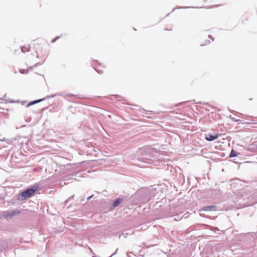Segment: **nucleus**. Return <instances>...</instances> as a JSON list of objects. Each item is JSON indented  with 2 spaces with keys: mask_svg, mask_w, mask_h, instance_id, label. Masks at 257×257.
Returning a JSON list of instances; mask_svg holds the SVG:
<instances>
[{
  "mask_svg": "<svg viewBox=\"0 0 257 257\" xmlns=\"http://www.w3.org/2000/svg\"><path fill=\"white\" fill-rule=\"evenodd\" d=\"M38 188L39 186L37 185L27 188L19 195L18 199L19 200H24L27 198L32 196Z\"/></svg>",
  "mask_w": 257,
  "mask_h": 257,
  "instance_id": "f257e3e1",
  "label": "nucleus"
},
{
  "mask_svg": "<svg viewBox=\"0 0 257 257\" xmlns=\"http://www.w3.org/2000/svg\"><path fill=\"white\" fill-rule=\"evenodd\" d=\"M20 211L17 209L13 210H8L5 211L2 214V217L5 219H11L14 216L18 215Z\"/></svg>",
  "mask_w": 257,
  "mask_h": 257,
  "instance_id": "f03ea898",
  "label": "nucleus"
},
{
  "mask_svg": "<svg viewBox=\"0 0 257 257\" xmlns=\"http://www.w3.org/2000/svg\"><path fill=\"white\" fill-rule=\"evenodd\" d=\"M152 152V149H149L147 150V153L150 154V156H148V155L147 154L145 157L142 158V162L147 163L148 164H154V165H156V164L155 163L154 157L151 156V154Z\"/></svg>",
  "mask_w": 257,
  "mask_h": 257,
  "instance_id": "7ed1b4c3",
  "label": "nucleus"
},
{
  "mask_svg": "<svg viewBox=\"0 0 257 257\" xmlns=\"http://www.w3.org/2000/svg\"><path fill=\"white\" fill-rule=\"evenodd\" d=\"M217 207L216 205H209L203 207L199 210L200 214L202 215L203 211H214L217 210Z\"/></svg>",
  "mask_w": 257,
  "mask_h": 257,
  "instance_id": "20e7f679",
  "label": "nucleus"
},
{
  "mask_svg": "<svg viewBox=\"0 0 257 257\" xmlns=\"http://www.w3.org/2000/svg\"><path fill=\"white\" fill-rule=\"evenodd\" d=\"M61 95H62V94H59V93H56L55 94L51 95H47L45 98L34 100V102H35V104H36V103L40 102L47 98H52V97H55L56 96H61Z\"/></svg>",
  "mask_w": 257,
  "mask_h": 257,
  "instance_id": "39448f33",
  "label": "nucleus"
},
{
  "mask_svg": "<svg viewBox=\"0 0 257 257\" xmlns=\"http://www.w3.org/2000/svg\"><path fill=\"white\" fill-rule=\"evenodd\" d=\"M218 137V134H215L214 135L208 134V135H206L205 138L207 141H213L216 140V139H217Z\"/></svg>",
  "mask_w": 257,
  "mask_h": 257,
  "instance_id": "423d86ee",
  "label": "nucleus"
},
{
  "mask_svg": "<svg viewBox=\"0 0 257 257\" xmlns=\"http://www.w3.org/2000/svg\"><path fill=\"white\" fill-rule=\"evenodd\" d=\"M99 64L98 62L97 61V60H95L94 62H93V63L92 64V67H93V68L95 69V70L98 72L99 74H102L103 73V71L102 70H100L99 69H98L96 66V65Z\"/></svg>",
  "mask_w": 257,
  "mask_h": 257,
  "instance_id": "0eeeda50",
  "label": "nucleus"
},
{
  "mask_svg": "<svg viewBox=\"0 0 257 257\" xmlns=\"http://www.w3.org/2000/svg\"><path fill=\"white\" fill-rule=\"evenodd\" d=\"M143 191L146 194L145 197H146V201H149L150 200L152 196V193H150L149 191V190L147 189H144Z\"/></svg>",
  "mask_w": 257,
  "mask_h": 257,
  "instance_id": "6e6552de",
  "label": "nucleus"
},
{
  "mask_svg": "<svg viewBox=\"0 0 257 257\" xmlns=\"http://www.w3.org/2000/svg\"><path fill=\"white\" fill-rule=\"evenodd\" d=\"M123 198H117L115 201L113 202L111 205V206L113 207H115L117 206L122 201Z\"/></svg>",
  "mask_w": 257,
  "mask_h": 257,
  "instance_id": "1a4fd4ad",
  "label": "nucleus"
},
{
  "mask_svg": "<svg viewBox=\"0 0 257 257\" xmlns=\"http://www.w3.org/2000/svg\"><path fill=\"white\" fill-rule=\"evenodd\" d=\"M237 155H238V154L236 153V152H235L233 150H232L230 153L229 157V158H233V157H236L237 156Z\"/></svg>",
  "mask_w": 257,
  "mask_h": 257,
  "instance_id": "9d476101",
  "label": "nucleus"
},
{
  "mask_svg": "<svg viewBox=\"0 0 257 257\" xmlns=\"http://www.w3.org/2000/svg\"><path fill=\"white\" fill-rule=\"evenodd\" d=\"M30 46L28 45L27 46H23L22 47L21 50L23 53L29 51L30 49Z\"/></svg>",
  "mask_w": 257,
  "mask_h": 257,
  "instance_id": "9b49d317",
  "label": "nucleus"
},
{
  "mask_svg": "<svg viewBox=\"0 0 257 257\" xmlns=\"http://www.w3.org/2000/svg\"><path fill=\"white\" fill-rule=\"evenodd\" d=\"M74 175H68V176H65L63 178V179L62 180V181H67V180H69L70 179H71L69 177L70 176H74Z\"/></svg>",
  "mask_w": 257,
  "mask_h": 257,
  "instance_id": "f8f14e48",
  "label": "nucleus"
},
{
  "mask_svg": "<svg viewBox=\"0 0 257 257\" xmlns=\"http://www.w3.org/2000/svg\"><path fill=\"white\" fill-rule=\"evenodd\" d=\"M181 218L182 217H180L179 214H177L174 216L173 219L175 220H180Z\"/></svg>",
  "mask_w": 257,
  "mask_h": 257,
  "instance_id": "ddd939ff",
  "label": "nucleus"
},
{
  "mask_svg": "<svg viewBox=\"0 0 257 257\" xmlns=\"http://www.w3.org/2000/svg\"><path fill=\"white\" fill-rule=\"evenodd\" d=\"M33 104H35V102H34V101H32L27 104V107H29Z\"/></svg>",
  "mask_w": 257,
  "mask_h": 257,
  "instance_id": "4468645a",
  "label": "nucleus"
},
{
  "mask_svg": "<svg viewBox=\"0 0 257 257\" xmlns=\"http://www.w3.org/2000/svg\"><path fill=\"white\" fill-rule=\"evenodd\" d=\"M41 65V63H39V62H38L37 63H36L33 66V67H36L38 66H40ZM30 68H32V67H30Z\"/></svg>",
  "mask_w": 257,
  "mask_h": 257,
  "instance_id": "2eb2a0df",
  "label": "nucleus"
},
{
  "mask_svg": "<svg viewBox=\"0 0 257 257\" xmlns=\"http://www.w3.org/2000/svg\"><path fill=\"white\" fill-rule=\"evenodd\" d=\"M74 195H72V196L71 197H70L69 199H68L67 200H66L65 201V203L68 202L70 200H71V199H73V198H74Z\"/></svg>",
  "mask_w": 257,
  "mask_h": 257,
  "instance_id": "dca6fc26",
  "label": "nucleus"
},
{
  "mask_svg": "<svg viewBox=\"0 0 257 257\" xmlns=\"http://www.w3.org/2000/svg\"><path fill=\"white\" fill-rule=\"evenodd\" d=\"M59 38H60V37L59 36H58L56 38L54 39L53 40H52V43H54L56 41V40L57 39H58Z\"/></svg>",
  "mask_w": 257,
  "mask_h": 257,
  "instance_id": "f3484780",
  "label": "nucleus"
},
{
  "mask_svg": "<svg viewBox=\"0 0 257 257\" xmlns=\"http://www.w3.org/2000/svg\"><path fill=\"white\" fill-rule=\"evenodd\" d=\"M206 44H201L200 45H201V46H204V45H206V44H209V43H210V41H209V40L206 41Z\"/></svg>",
  "mask_w": 257,
  "mask_h": 257,
  "instance_id": "a211bd4d",
  "label": "nucleus"
},
{
  "mask_svg": "<svg viewBox=\"0 0 257 257\" xmlns=\"http://www.w3.org/2000/svg\"><path fill=\"white\" fill-rule=\"evenodd\" d=\"M93 197V195H92L90 196L89 197H88L87 198V201L90 200Z\"/></svg>",
  "mask_w": 257,
  "mask_h": 257,
  "instance_id": "6ab92c4d",
  "label": "nucleus"
},
{
  "mask_svg": "<svg viewBox=\"0 0 257 257\" xmlns=\"http://www.w3.org/2000/svg\"><path fill=\"white\" fill-rule=\"evenodd\" d=\"M200 104H204V105H207L208 104L207 102H204V103H199Z\"/></svg>",
  "mask_w": 257,
  "mask_h": 257,
  "instance_id": "aec40b11",
  "label": "nucleus"
},
{
  "mask_svg": "<svg viewBox=\"0 0 257 257\" xmlns=\"http://www.w3.org/2000/svg\"><path fill=\"white\" fill-rule=\"evenodd\" d=\"M115 98H121V97H120V96H119V95H115Z\"/></svg>",
  "mask_w": 257,
  "mask_h": 257,
  "instance_id": "412c9836",
  "label": "nucleus"
},
{
  "mask_svg": "<svg viewBox=\"0 0 257 257\" xmlns=\"http://www.w3.org/2000/svg\"><path fill=\"white\" fill-rule=\"evenodd\" d=\"M209 37L212 40V41L214 40V39L211 37L210 35H209Z\"/></svg>",
  "mask_w": 257,
  "mask_h": 257,
  "instance_id": "4be33fe9",
  "label": "nucleus"
},
{
  "mask_svg": "<svg viewBox=\"0 0 257 257\" xmlns=\"http://www.w3.org/2000/svg\"><path fill=\"white\" fill-rule=\"evenodd\" d=\"M84 198L82 199L81 200V201H80L81 203H82V202L84 201Z\"/></svg>",
  "mask_w": 257,
  "mask_h": 257,
  "instance_id": "5701e85b",
  "label": "nucleus"
},
{
  "mask_svg": "<svg viewBox=\"0 0 257 257\" xmlns=\"http://www.w3.org/2000/svg\"><path fill=\"white\" fill-rule=\"evenodd\" d=\"M213 228H211V230H213L214 229H216L215 227H213Z\"/></svg>",
  "mask_w": 257,
  "mask_h": 257,
  "instance_id": "b1692460",
  "label": "nucleus"
},
{
  "mask_svg": "<svg viewBox=\"0 0 257 257\" xmlns=\"http://www.w3.org/2000/svg\"><path fill=\"white\" fill-rule=\"evenodd\" d=\"M68 96H74V95L73 94H68Z\"/></svg>",
  "mask_w": 257,
  "mask_h": 257,
  "instance_id": "393cba45",
  "label": "nucleus"
},
{
  "mask_svg": "<svg viewBox=\"0 0 257 257\" xmlns=\"http://www.w3.org/2000/svg\"><path fill=\"white\" fill-rule=\"evenodd\" d=\"M232 119V120H234L235 121H237V120H234V118H233Z\"/></svg>",
  "mask_w": 257,
  "mask_h": 257,
  "instance_id": "a878e982",
  "label": "nucleus"
},
{
  "mask_svg": "<svg viewBox=\"0 0 257 257\" xmlns=\"http://www.w3.org/2000/svg\"><path fill=\"white\" fill-rule=\"evenodd\" d=\"M198 225H205L204 224H199Z\"/></svg>",
  "mask_w": 257,
  "mask_h": 257,
  "instance_id": "bb28decb",
  "label": "nucleus"
},
{
  "mask_svg": "<svg viewBox=\"0 0 257 257\" xmlns=\"http://www.w3.org/2000/svg\"><path fill=\"white\" fill-rule=\"evenodd\" d=\"M175 9L176 8L173 9L172 12H173Z\"/></svg>",
  "mask_w": 257,
  "mask_h": 257,
  "instance_id": "cd10ccee",
  "label": "nucleus"
},
{
  "mask_svg": "<svg viewBox=\"0 0 257 257\" xmlns=\"http://www.w3.org/2000/svg\"><path fill=\"white\" fill-rule=\"evenodd\" d=\"M68 183H66V182H64V184H67Z\"/></svg>",
  "mask_w": 257,
  "mask_h": 257,
  "instance_id": "c85d7f7f",
  "label": "nucleus"
},
{
  "mask_svg": "<svg viewBox=\"0 0 257 257\" xmlns=\"http://www.w3.org/2000/svg\"><path fill=\"white\" fill-rule=\"evenodd\" d=\"M20 72H21V73H24L23 72H22V71H20Z\"/></svg>",
  "mask_w": 257,
  "mask_h": 257,
  "instance_id": "c756f323",
  "label": "nucleus"
},
{
  "mask_svg": "<svg viewBox=\"0 0 257 257\" xmlns=\"http://www.w3.org/2000/svg\"><path fill=\"white\" fill-rule=\"evenodd\" d=\"M3 141L2 140H1V139H0V141Z\"/></svg>",
  "mask_w": 257,
  "mask_h": 257,
  "instance_id": "7c9ffc66",
  "label": "nucleus"
}]
</instances>
